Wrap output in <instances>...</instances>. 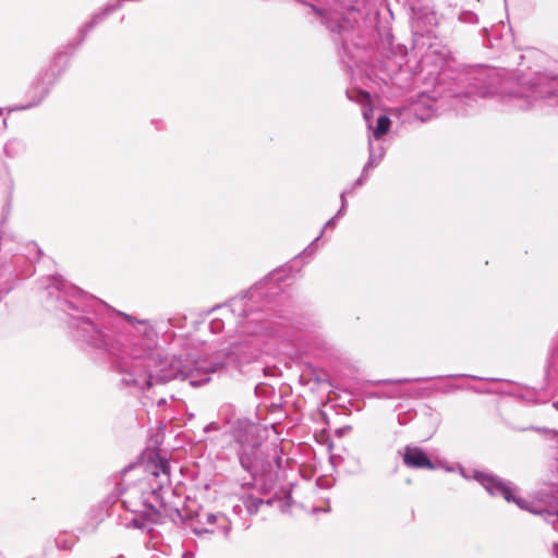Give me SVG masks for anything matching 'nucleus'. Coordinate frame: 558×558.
Wrapping results in <instances>:
<instances>
[{
	"mask_svg": "<svg viewBox=\"0 0 558 558\" xmlns=\"http://www.w3.org/2000/svg\"><path fill=\"white\" fill-rule=\"evenodd\" d=\"M192 369H216L183 363L181 359H159V353L149 347L145 350L133 348L130 361L123 368L122 381L126 386L148 389L155 384H163L177 377L192 376Z\"/></svg>",
	"mask_w": 558,
	"mask_h": 558,
	"instance_id": "f257e3e1",
	"label": "nucleus"
},
{
	"mask_svg": "<svg viewBox=\"0 0 558 558\" xmlns=\"http://www.w3.org/2000/svg\"><path fill=\"white\" fill-rule=\"evenodd\" d=\"M476 480L490 495H501L507 501H513L519 508L533 513H542V510L532 507L526 500L514 495V488L501 478L489 474H477Z\"/></svg>",
	"mask_w": 558,
	"mask_h": 558,
	"instance_id": "f03ea898",
	"label": "nucleus"
},
{
	"mask_svg": "<svg viewBox=\"0 0 558 558\" xmlns=\"http://www.w3.org/2000/svg\"><path fill=\"white\" fill-rule=\"evenodd\" d=\"M403 462L409 468L414 469H434V463L426 453L417 447H405Z\"/></svg>",
	"mask_w": 558,
	"mask_h": 558,
	"instance_id": "7ed1b4c3",
	"label": "nucleus"
},
{
	"mask_svg": "<svg viewBox=\"0 0 558 558\" xmlns=\"http://www.w3.org/2000/svg\"><path fill=\"white\" fill-rule=\"evenodd\" d=\"M153 481L158 489L170 485V465L168 461L160 459L151 465L149 482L153 484Z\"/></svg>",
	"mask_w": 558,
	"mask_h": 558,
	"instance_id": "20e7f679",
	"label": "nucleus"
},
{
	"mask_svg": "<svg viewBox=\"0 0 558 558\" xmlns=\"http://www.w3.org/2000/svg\"><path fill=\"white\" fill-rule=\"evenodd\" d=\"M241 453L240 461L243 468L250 469L253 464V456L257 446V441L254 435H246L244 438H241Z\"/></svg>",
	"mask_w": 558,
	"mask_h": 558,
	"instance_id": "39448f33",
	"label": "nucleus"
},
{
	"mask_svg": "<svg viewBox=\"0 0 558 558\" xmlns=\"http://www.w3.org/2000/svg\"><path fill=\"white\" fill-rule=\"evenodd\" d=\"M411 8L414 19H426L428 23H432L435 20L432 7L428 3L424 4L423 7H418L412 2Z\"/></svg>",
	"mask_w": 558,
	"mask_h": 558,
	"instance_id": "423d86ee",
	"label": "nucleus"
},
{
	"mask_svg": "<svg viewBox=\"0 0 558 558\" xmlns=\"http://www.w3.org/2000/svg\"><path fill=\"white\" fill-rule=\"evenodd\" d=\"M244 506L248 513L254 514L258 511L259 507L263 505H270L271 500L264 501L260 498L254 496H246L243 500Z\"/></svg>",
	"mask_w": 558,
	"mask_h": 558,
	"instance_id": "0eeeda50",
	"label": "nucleus"
},
{
	"mask_svg": "<svg viewBox=\"0 0 558 558\" xmlns=\"http://www.w3.org/2000/svg\"><path fill=\"white\" fill-rule=\"evenodd\" d=\"M390 128V120L386 116H381L377 120V126L374 130V136L376 138H380L383 135H385Z\"/></svg>",
	"mask_w": 558,
	"mask_h": 558,
	"instance_id": "6e6552de",
	"label": "nucleus"
},
{
	"mask_svg": "<svg viewBox=\"0 0 558 558\" xmlns=\"http://www.w3.org/2000/svg\"><path fill=\"white\" fill-rule=\"evenodd\" d=\"M340 198H341V207H340L339 211L337 213V215H336L333 218L329 219V220L326 222L325 228H333V227H335V225H336V219H337L339 216H341V215H343V214H344L345 208H347L345 192H343V193L340 195Z\"/></svg>",
	"mask_w": 558,
	"mask_h": 558,
	"instance_id": "1a4fd4ad",
	"label": "nucleus"
},
{
	"mask_svg": "<svg viewBox=\"0 0 558 558\" xmlns=\"http://www.w3.org/2000/svg\"><path fill=\"white\" fill-rule=\"evenodd\" d=\"M373 166H374V157H373V155H371L368 162L366 163V166L363 169V172H366Z\"/></svg>",
	"mask_w": 558,
	"mask_h": 558,
	"instance_id": "9d476101",
	"label": "nucleus"
},
{
	"mask_svg": "<svg viewBox=\"0 0 558 558\" xmlns=\"http://www.w3.org/2000/svg\"><path fill=\"white\" fill-rule=\"evenodd\" d=\"M363 116H364V119H365L367 122H369V121H371V119H372V109H366V110H364Z\"/></svg>",
	"mask_w": 558,
	"mask_h": 558,
	"instance_id": "9b49d317",
	"label": "nucleus"
},
{
	"mask_svg": "<svg viewBox=\"0 0 558 558\" xmlns=\"http://www.w3.org/2000/svg\"><path fill=\"white\" fill-rule=\"evenodd\" d=\"M206 518H207V522H209V523H213L216 521L215 514H207Z\"/></svg>",
	"mask_w": 558,
	"mask_h": 558,
	"instance_id": "f8f14e48",
	"label": "nucleus"
},
{
	"mask_svg": "<svg viewBox=\"0 0 558 558\" xmlns=\"http://www.w3.org/2000/svg\"><path fill=\"white\" fill-rule=\"evenodd\" d=\"M407 381H410V379H399V380H396V383H407Z\"/></svg>",
	"mask_w": 558,
	"mask_h": 558,
	"instance_id": "ddd939ff",
	"label": "nucleus"
},
{
	"mask_svg": "<svg viewBox=\"0 0 558 558\" xmlns=\"http://www.w3.org/2000/svg\"><path fill=\"white\" fill-rule=\"evenodd\" d=\"M356 185H361L362 184V179H359L356 182H355Z\"/></svg>",
	"mask_w": 558,
	"mask_h": 558,
	"instance_id": "4468645a",
	"label": "nucleus"
},
{
	"mask_svg": "<svg viewBox=\"0 0 558 558\" xmlns=\"http://www.w3.org/2000/svg\"><path fill=\"white\" fill-rule=\"evenodd\" d=\"M84 324H85V325H87V326H89V327H93V324H92V323H89V322H85Z\"/></svg>",
	"mask_w": 558,
	"mask_h": 558,
	"instance_id": "2eb2a0df",
	"label": "nucleus"
},
{
	"mask_svg": "<svg viewBox=\"0 0 558 558\" xmlns=\"http://www.w3.org/2000/svg\"><path fill=\"white\" fill-rule=\"evenodd\" d=\"M364 97H365L366 99H368V98H369V95H368V94H364Z\"/></svg>",
	"mask_w": 558,
	"mask_h": 558,
	"instance_id": "dca6fc26",
	"label": "nucleus"
},
{
	"mask_svg": "<svg viewBox=\"0 0 558 558\" xmlns=\"http://www.w3.org/2000/svg\"><path fill=\"white\" fill-rule=\"evenodd\" d=\"M428 379H429L428 377H425V378H423L422 380H428Z\"/></svg>",
	"mask_w": 558,
	"mask_h": 558,
	"instance_id": "f3484780",
	"label": "nucleus"
},
{
	"mask_svg": "<svg viewBox=\"0 0 558 558\" xmlns=\"http://www.w3.org/2000/svg\"><path fill=\"white\" fill-rule=\"evenodd\" d=\"M2 114V110L0 109V116Z\"/></svg>",
	"mask_w": 558,
	"mask_h": 558,
	"instance_id": "a211bd4d",
	"label": "nucleus"
}]
</instances>
